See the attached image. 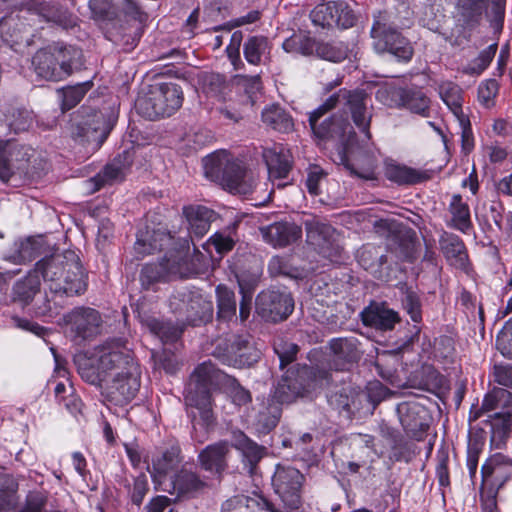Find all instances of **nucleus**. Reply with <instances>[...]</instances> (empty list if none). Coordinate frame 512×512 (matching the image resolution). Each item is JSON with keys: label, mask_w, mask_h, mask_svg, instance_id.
I'll use <instances>...</instances> for the list:
<instances>
[{"label": "nucleus", "mask_w": 512, "mask_h": 512, "mask_svg": "<svg viewBox=\"0 0 512 512\" xmlns=\"http://www.w3.org/2000/svg\"><path fill=\"white\" fill-rule=\"evenodd\" d=\"M65 320L76 339L87 340L100 333L102 318L93 308H74L65 316Z\"/></svg>", "instance_id": "18"}, {"label": "nucleus", "mask_w": 512, "mask_h": 512, "mask_svg": "<svg viewBox=\"0 0 512 512\" xmlns=\"http://www.w3.org/2000/svg\"><path fill=\"white\" fill-rule=\"evenodd\" d=\"M266 163L269 176L272 179H284L291 169L290 155L281 146L274 145L272 148H265L262 153Z\"/></svg>", "instance_id": "33"}, {"label": "nucleus", "mask_w": 512, "mask_h": 512, "mask_svg": "<svg viewBox=\"0 0 512 512\" xmlns=\"http://www.w3.org/2000/svg\"><path fill=\"white\" fill-rule=\"evenodd\" d=\"M361 320L365 326L380 331H389L400 321V316L384 302H371L361 312Z\"/></svg>", "instance_id": "25"}, {"label": "nucleus", "mask_w": 512, "mask_h": 512, "mask_svg": "<svg viewBox=\"0 0 512 512\" xmlns=\"http://www.w3.org/2000/svg\"><path fill=\"white\" fill-rule=\"evenodd\" d=\"M286 52H300L309 55L314 52V40L307 37H291L286 39L282 45Z\"/></svg>", "instance_id": "61"}, {"label": "nucleus", "mask_w": 512, "mask_h": 512, "mask_svg": "<svg viewBox=\"0 0 512 512\" xmlns=\"http://www.w3.org/2000/svg\"><path fill=\"white\" fill-rule=\"evenodd\" d=\"M307 241L313 245L318 252L331 261H334L341 254L339 235L336 230L327 222L318 217H310L304 221Z\"/></svg>", "instance_id": "14"}, {"label": "nucleus", "mask_w": 512, "mask_h": 512, "mask_svg": "<svg viewBox=\"0 0 512 512\" xmlns=\"http://www.w3.org/2000/svg\"><path fill=\"white\" fill-rule=\"evenodd\" d=\"M262 499L243 494L235 495L222 503L221 512H255L257 508L265 509Z\"/></svg>", "instance_id": "48"}, {"label": "nucleus", "mask_w": 512, "mask_h": 512, "mask_svg": "<svg viewBox=\"0 0 512 512\" xmlns=\"http://www.w3.org/2000/svg\"><path fill=\"white\" fill-rule=\"evenodd\" d=\"M217 298V316L219 320L231 321L236 320V298L233 290L224 284H219L216 287Z\"/></svg>", "instance_id": "46"}, {"label": "nucleus", "mask_w": 512, "mask_h": 512, "mask_svg": "<svg viewBox=\"0 0 512 512\" xmlns=\"http://www.w3.org/2000/svg\"><path fill=\"white\" fill-rule=\"evenodd\" d=\"M260 231L264 241L275 248L289 246L302 236L301 227L293 222H275Z\"/></svg>", "instance_id": "26"}, {"label": "nucleus", "mask_w": 512, "mask_h": 512, "mask_svg": "<svg viewBox=\"0 0 512 512\" xmlns=\"http://www.w3.org/2000/svg\"><path fill=\"white\" fill-rule=\"evenodd\" d=\"M213 355L222 363L236 368L249 367L257 362L260 351L255 348L248 335H232L218 339Z\"/></svg>", "instance_id": "12"}, {"label": "nucleus", "mask_w": 512, "mask_h": 512, "mask_svg": "<svg viewBox=\"0 0 512 512\" xmlns=\"http://www.w3.org/2000/svg\"><path fill=\"white\" fill-rule=\"evenodd\" d=\"M457 121L461 128V149L465 154H469L475 147L471 122L466 115L457 118Z\"/></svg>", "instance_id": "62"}, {"label": "nucleus", "mask_w": 512, "mask_h": 512, "mask_svg": "<svg viewBox=\"0 0 512 512\" xmlns=\"http://www.w3.org/2000/svg\"><path fill=\"white\" fill-rule=\"evenodd\" d=\"M441 251L454 267L465 270L468 266V253L463 240L456 234L444 232L439 239Z\"/></svg>", "instance_id": "32"}, {"label": "nucleus", "mask_w": 512, "mask_h": 512, "mask_svg": "<svg viewBox=\"0 0 512 512\" xmlns=\"http://www.w3.org/2000/svg\"><path fill=\"white\" fill-rule=\"evenodd\" d=\"M310 375L311 369L306 366L296 371L287 370L278 382L272 398L268 399L267 406L257 415L256 426L260 433L266 434L276 427L282 413L281 404L292 403L310 391Z\"/></svg>", "instance_id": "5"}, {"label": "nucleus", "mask_w": 512, "mask_h": 512, "mask_svg": "<svg viewBox=\"0 0 512 512\" xmlns=\"http://www.w3.org/2000/svg\"><path fill=\"white\" fill-rule=\"evenodd\" d=\"M49 292L55 297H74L84 294L88 288V274L79 255L73 250L54 253L36 263Z\"/></svg>", "instance_id": "3"}, {"label": "nucleus", "mask_w": 512, "mask_h": 512, "mask_svg": "<svg viewBox=\"0 0 512 512\" xmlns=\"http://www.w3.org/2000/svg\"><path fill=\"white\" fill-rule=\"evenodd\" d=\"M384 174L386 178L398 185H415L430 179L427 171L418 170L396 161H389L385 164Z\"/></svg>", "instance_id": "31"}, {"label": "nucleus", "mask_w": 512, "mask_h": 512, "mask_svg": "<svg viewBox=\"0 0 512 512\" xmlns=\"http://www.w3.org/2000/svg\"><path fill=\"white\" fill-rule=\"evenodd\" d=\"M225 383L228 386L229 395L235 405L243 406L252 401L250 391L241 386L235 378L229 376Z\"/></svg>", "instance_id": "59"}, {"label": "nucleus", "mask_w": 512, "mask_h": 512, "mask_svg": "<svg viewBox=\"0 0 512 512\" xmlns=\"http://www.w3.org/2000/svg\"><path fill=\"white\" fill-rule=\"evenodd\" d=\"M497 49V43L490 44L487 48L483 49L476 58L470 61V63H468L463 68V72L467 75H480L488 68L492 62L496 55Z\"/></svg>", "instance_id": "50"}, {"label": "nucleus", "mask_w": 512, "mask_h": 512, "mask_svg": "<svg viewBox=\"0 0 512 512\" xmlns=\"http://www.w3.org/2000/svg\"><path fill=\"white\" fill-rule=\"evenodd\" d=\"M92 87L93 82L88 80L58 89L57 94L62 112L69 111L79 104Z\"/></svg>", "instance_id": "41"}, {"label": "nucleus", "mask_w": 512, "mask_h": 512, "mask_svg": "<svg viewBox=\"0 0 512 512\" xmlns=\"http://www.w3.org/2000/svg\"><path fill=\"white\" fill-rule=\"evenodd\" d=\"M40 275L35 267L23 279L18 280L13 286L14 300L29 304L40 290Z\"/></svg>", "instance_id": "40"}, {"label": "nucleus", "mask_w": 512, "mask_h": 512, "mask_svg": "<svg viewBox=\"0 0 512 512\" xmlns=\"http://www.w3.org/2000/svg\"><path fill=\"white\" fill-rule=\"evenodd\" d=\"M39 252L40 247L38 242L32 238H28L20 242L16 259L20 263L30 262L38 256Z\"/></svg>", "instance_id": "63"}, {"label": "nucleus", "mask_w": 512, "mask_h": 512, "mask_svg": "<svg viewBox=\"0 0 512 512\" xmlns=\"http://www.w3.org/2000/svg\"><path fill=\"white\" fill-rule=\"evenodd\" d=\"M190 233L198 238L203 237L210 229L214 212L205 206H187L183 208Z\"/></svg>", "instance_id": "35"}, {"label": "nucleus", "mask_w": 512, "mask_h": 512, "mask_svg": "<svg viewBox=\"0 0 512 512\" xmlns=\"http://www.w3.org/2000/svg\"><path fill=\"white\" fill-rule=\"evenodd\" d=\"M33 119L34 115L32 111L25 108H18L13 110L9 119V126L16 133L27 131L31 127Z\"/></svg>", "instance_id": "56"}, {"label": "nucleus", "mask_w": 512, "mask_h": 512, "mask_svg": "<svg viewBox=\"0 0 512 512\" xmlns=\"http://www.w3.org/2000/svg\"><path fill=\"white\" fill-rule=\"evenodd\" d=\"M141 323L151 334L159 338L163 343L174 342L182 334V328L173 325L169 321H164L154 316H144Z\"/></svg>", "instance_id": "37"}, {"label": "nucleus", "mask_w": 512, "mask_h": 512, "mask_svg": "<svg viewBox=\"0 0 512 512\" xmlns=\"http://www.w3.org/2000/svg\"><path fill=\"white\" fill-rule=\"evenodd\" d=\"M367 100L368 95L363 90L340 89L310 113L309 124L314 135L319 139L343 138L347 129H351L347 118L336 115L322 121L321 118L338 105H344L349 109L355 126L370 139L372 112L368 108Z\"/></svg>", "instance_id": "1"}, {"label": "nucleus", "mask_w": 512, "mask_h": 512, "mask_svg": "<svg viewBox=\"0 0 512 512\" xmlns=\"http://www.w3.org/2000/svg\"><path fill=\"white\" fill-rule=\"evenodd\" d=\"M238 284L242 299L239 306V317L241 322L249 318L251 311L252 298L254 293V285L246 283L244 280L238 278Z\"/></svg>", "instance_id": "57"}, {"label": "nucleus", "mask_w": 512, "mask_h": 512, "mask_svg": "<svg viewBox=\"0 0 512 512\" xmlns=\"http://www.w3.org/2000/svg\"><path fill=\"white\" fill-rule=\"evenodd\" d=\"M166 267L161 263L146 264L140 274L141 285L144 289H149L153 284L162 280L166 273Z\"/></svg>", "instance_id": "55"}, {"label": "nucleus", "mask_w": 512, "mask_h": 512, "mask_svg": "<svg viewBox=\"0 0 512 512\" xmlns=\"http://www.w3.org/2000/svg\"><path fill=\"white\" fill-rule=\"evenodd\" d=\"M371 37L377 53H389L397 60L405 62L413 55L410 42L388 23L385 12L374 15Z\"/></svg>", "instance_id": "10"}, {"label": "nucleus", "mask_w": 512, "mask_h": 512, "mask_svg": "<svg viewBox=\"0 0 512 512\" xmlns=\"http://www.w3.org/2000/svg\"><path fill=\"white\" fill-rule=\"evenodd\" d=\"M81 51L60 43L39 50L32 59L35 73L50 81H59L81 65Z\"/></svg>", "instance_id": "7"}, {"label": "nucleus", "mask_w": 512, "mask_h": 512, "mask_svg": "<svg viewBox=\"0 0 512 512\" xmlns=\"http://www.w3.org/2000/svg\"><path fill=\"white\" fill-rule=\"evenodd\" d=\"M314 51L320 58L332 62H340L347 56V49L341 43L336 44L314 41Z\"/></svg>", "instance_id": "53"}, {"label": "nucleus", "mask_w": 512, "mask_h": 512, "mask_svg": "<svg viewBox=\"0 0 512 512\" xmlns=\"http://www.w3.org/2000/svg\"><path fill=\"white\" fill-rule=\"evenodd\" d=\"M227 374L223 373L215 367L211 362H203L200 364L192 374V382L196 386L211 388L221 382H226Z\"/></svg>", "instance_id": "44"}, {"label": "nucleus", "mask_w": 512, "mask_h": 512, "mask_svg": "<svg viewBox=\"0 0 512 512\" xmlns=\"http://www.w3.org/2000/svg\"><path fill=\"white\" fill-rule=\"evenodd\" d=\"M210 390L211 388L194 385V388H190L186 396L187 403L199 410L201 418L208 425L212 422L213 418Z\"/></svg>", "instance_id": "43"}, {"label": "nucleus", "mask_w": 512, "mask_h": 512, "mask_svg": "<svg viewBox=\"0 0 512 512\" xmlns=\"http://www.w3.org/2000/svg\"><path fill=\"white\" fill-rule=\"evenodd\" d=\"M274 351L279 357L280 368L283 369L296 359L298 346L294 343L280 340L274 344Z\"/></svg>", "instance_id": "60"}, {"label": "nucleus", "mask_w": 512, "mask_h": 512, "mask_svg": "<svg viewBox=\"0 0 512 512\" xmlns=\"http://www.w3.org/2000/svg\"><path fill=\"white\" fill-rule=\"evenodd\" d=\"M359 264L373 274L379 272L380 267L388 262L387 255L381 254L379 249L372 245L363 246L357 255Z\"/></svg>", "instance_id": "49"}, {"label": "nucleus", "mask_w": 512, "mask_h": 512, "mask_svg": "<svg viewBox=\"0 0 512 512\" xmlns=\"http://www.w3.org/2000/svg\"><path fill=\"white\" fill-rule=\"evenodd\" d=\"M310 18L315 26L322 28L347 29L352 27L355 22V16L347 3L334 0L316 5L310 13Z\"/></svg>", "instance_id": "16"}, {"label": "nucleus", "mask_w": 512, "mask_h": 512, "mask_svg": "<svg viewBox=\"0 0 512 512\" xmlns=\"http://www.w3.org/2000/svg\"><path fill=\"white\" fill-rule=\"evenodd\" d=\"M174 246V236L170 231L163 228L150 229L146 227L144 231H139L134 244L136 258H143L155 251L170 250Z\"/></svg>", "instance_id": "21"}, {"label": "nucleus", "mask_w": 512, "mask_h": 512, "mask_svg": "<svg viewBox=\"0 0 512 512\" xmlns=\"http://www.w3.org/2000/svg\"><path fill=\"white\" fill-rule=\"evenodd\" d=\"M30 154L23 145L15 142H0V179L8 181L15 169H20Z\"/></svg>", "instance_id": "28"}, {"label": "nucleus", "mask_w": 512, "mask_h": 512, "mask_svg": "<svg viewBox=\"0 0 512 512\" xmlns=\"http://www.w3.org/2000/svg\"><path fill=\"white\" fill-rule=\"evenodd\" d=\"M81 114V120L74 125L72 135L75 139L98 149L108 137L111 126L99 110L82 107Z\"/></svg>", "instance_id": "13"}, {"label": "nucleus", "mask_w": 512, "mask_h": 512, "mask_svg": "<svg viewBox=\"0 0 512 512\" xmlns=\"http://www.w3.org/2000/svg\"><path fill=\"white\" fill-rule=\"evenodd\" d=\"M271 48V43L267 37L262 35L251 36L243 44V55L249 64L259 65L263 59L269 57Z\"/></svg>", "instance_id": "39"}, {"label": "nucleus", "mask_w": 512, "mask_h": 512, "mask_svg": "<svg viewBox=\"0 0 512 512\" xmlns=\"http://www.w3.org/2000/svg\"><path fill=\"white\" fill-rule=\"evenodd\" d=\"M20 13L35 15L66 29L76 24V18L66 8L51 1L28 0L22 5Z\"/></svg>", "instance_id": "19"}, {"label": "nucleus", "mask_w": 512, "mask_h": 512, "mask_svg": "<svg viewBox=\"0 0 512 512\" xmlns=\"http://www.w3.org/2000/svg\"><path fill=\"white\" fill-rule=\"evenodd\" d=\"M271 482L283 506L277 507L264 498L262 504L265 509L269 512H301L305 476L292 466L278 464Z\"/></svg>", "instance_id": "8"}, {"label": "nucleus", "mask_w": 512, "mask_h": 512, "mask_svg": "<svg viewBox=\"0 0 512 512\" xmlns=\"http://www.w3.org/2000/svg\"><path fill=\"white\" fill-rule=\"evenodd\" d=\"M255 309L266 321H283L293 312L294 299L287 291L268 289L258 294Z\"/></svg>", "instance_id": "15"}, {"label": "nucleus", "mask_w": 512, "mask_h": 512, "mask_svg": "<svg viewBox=\"0 0 512 512\" xmlns=\"http://www.w3.org/2000/svg\"><path fill=\"white\" fill-rule=\"evenodd\" d=\"M171 310L182 316L190 325L198 326L211 320L213 303L198 290H183L173 294L169 300Z\"/></svg>", "instance_id": "11"}, {"label": "nucleus", "mask_w": 512, "mask_h": 512, "mask_svg": "<svg viewBox=\"0 0 512 512\" xmlns=\"http://www.w3.org/2000/svg\"><path fill=\"white\" fill-rule=\"evenodd\" d=\"M313 436L310 433H304L301 436L291 439L292 447L297 451V457L303 461H312L316 456L311 446Z\"/></svg>", "instance_id": "58"}, {"label": "nucleus", "mask_w": 512, "mask_h": 512, "mask_svg": "<svg viewBox=\"0 0 512 512\" xmlns=\"http://www.w3.org/2000/svg\"><path fill=\"white\" fill-rule=\"evenodd\" d=\"M124 177L125 172L122 165L117 161H113L112 163L107 164L101 172L91 179V182L95 183L93 191L99 190L106 184H113L114 182L121 181Z\"/></svg>", "instance_id": "51"}, {"label": "nucleus", "mask_w": 512, "mask_h": 512, "mask_svg": "<svg viewBox=\"0 0 512 512\" xmlns=\"http://www.w3.org/2000/svg\"><path fill=\"white\" fill-rule=\"evenodd\" d=\"M390 443L391 452L389 458L395 462H410L417 454L416 446L405 440L402 435L394 430L387 429L384 435Z\"/></svg>", "instance_id": "38"}, {"label": "nucleus", "mask_w": 512, "mask_h": 512, "mask_svg": "<svg viewBox=\"0 0 512 512\" xmlns=\"http://www.w3.org/2000/svg\"><path fill=\"white\" fill-rule=\"evenodd\" d=\"M262 122L271 129L288 133L293 129V120L288 112L280 105L272 104L266 106L261 113Z\"/></svg>", "instance_id": "36"}, {"label": "nucleus", "mask_w": 512, "mask_h": 512, "mask_svg": "<svg viewBox=\"0 0 512 512\" xmlns=\"http://www.w3.org/2000/svg\"><path fill=\"white\" fill-rule=\"evenodd\" d=\"M397 413L406 434L418 441L422 440L429 428L428 413L424 406L416 402H404L398 405Z\"/></svg>", "instance_id": "20"}, {"label": "nucleus", "mask_w": 512, "mask_h": 512, "mask_svg": "<svg viewBox=\"0 0 512 512\" xmlns=\"http://www.w3.org/2000/svg\"><path fill=\"white\" fill-rule=\"evenodd\" d=\"M17 489L18 484L11 475L0 473V512L15 505Z\"/></svg>", "instance_id": "52"}, {"label": "nucleus", "mask_w": 512, "mask_h": 512, "mask_svg": "<svg viewBox=\"0 0 512 512\" xmlns=\"http://www.w3.org/2000/svg\"><path fill=\"white\" fill-rule=\"evenodd\" d=\"M388 94H391L392 101L395 102L396 106L405 107L411 112L424 117L428 116L430 100L421 90L400 87L382 89L378 90L377 98L383 100V97Z\"/></svg>", "instance_id": "23"}, {"label": "nucleus", "mask_w": 512, "mask_h": 512, "mask_svg": "<svg viewBox=\"0 0 512 512\" xmlns=\"http://www.w3.org/2000/svg\"><path fill=\"white\" fill-rule=\"evenodd\" d=\"M232 446L241 452L245 467L250 474H253L264 457L266 448L258 445L240 430L232 432Z\"/></svg>", "instance_id": "30"}, {"label": "nucleus", "mask_w": 512, "mask_h": 512, "mask_svg": "<svg viewBox=\"0 0 512 512\" xmlns=\"http://www.w3.org/2000/svg\"><path fill=\"white\" fill-rule=\"evenodd\" d=\"M182 460L181 448L178 444H173L154 453L151 458L152 470L150 471L154 482L161 483L163 478L175 470Z\"/></svg>", "instance_id": "29"}, {"label": "nucleus", "mask_w": 512, "mask_h": 512, "mask_svg": "<svg viewBox=\"0 0 512 512\" xmlns=\"http://www.w3.org/2000/svg\"><path fill=\"white\" fill-rule=\"evenodd\" d=\"M360 342L356 337L334 338L329 342L332 362L336 370H345L361 357Z\"/></svg>", "instance_id": "27"}, {"label": "nucleus", "mask_w": 512, "mask_h": 512, "mask_svg": "<svg viewBox=\"0 0 512 512\" xmlns=\"http://www.w3.org/2000/svg\"><path fill=\"white\" fill-rule=\"evenodd\" d=\"M229 454V443L218 441L202 449L197 456V461L201 469L221 480L223 473L228 468Z\"/></svg>", "instance_id": "22"}, {"label": "nucleus", "mask_w": 512, "mask_h": 512, "mask_svg": "<svg viewBox=\"0 0 512 512\" xmlns=\"http://www.w3.org/2000/svg\"><path fill=\"white\" fill-rule=\"evenodd\" d=\"M205 176L221 184L230 192L248 194L254 186L242 163L233 159L225 150L216 151L203 160Z\"/></svg>", "instance_id": "6"}, {"label": "nucleus", "mask_w": 512, "mask_h": 512, "mask_svg": "<svg viewBox=\"0 0 512 512\" xmlns=\"http://www.w3.org/2000/svg\"><path fill=\"white\" fill-rule=\"evenodd\" d=\"M170 487L167 489L170 494H175L179 498L191 499L204 493L210 488V485L198 473L182 468L172 477Z\"/></svg>", "instance_id": "24"}, {"label": "nucleus", "mask_w": 512, "mask_h": 512, "mask_svg": "<svg viewBox=\"0 0 512 512\" xmlns=\"http://www.w3.org/2000/svg\"><path fill=\"white\" fill-rule=\"evenodd\" d=\"M439 95L456 119L465 116L462 109L463 91L459 85L443 82L439 85Z\"/></svg>", "instance_id": "47"}, {"label": "nucleus", "mask_w": 512, "mask_h": 512, "mask_svg": "<svg viewBox=\"0 0 512 512\" xmlns=\"http://www.w3.org/2000/svg\"><path fill=\"white\" fill-rule=\"evenodd\" d=\"M74 362L84 381L100 386L110 373L124 370L136 361L120 340H111L94 347L89 354L77 355Z\"/></svg>", "instance_id": "4"}, {"label": "nucleus", "mask_w": 512, "mask_h": 512, "mask_svg": "<svg viewBox=\"0 0 512 512\" xmlns=\"http://www.w3.org/2000/svg\"><path fill=\"white\" fill-rule=\"evenodd\" d=\"M21 18H25V15L16 17L10 15L0 20V40L3 43L12 47L22 41L23 34L27 32V25L18 23Z\"/></svg>", "instance_id": "42"}, {"label": "nucleus", "mask_w": 512, "mask_h": 512, "mask_svg": "<svg viewBox=\"0 0 512 512\" xmlns=\"http://www.w3.org/2000/svg\"><path fill=\"white\" fill-rule=\"evenodd\" d=\"M489 0H456L459 21L466 28L476 27L487 12Z\"/></svg>", "instance_id": "34"}, {"label": "nucleus", "mask_w": 512, "mask_h": 512, "mask_svg": "<svg viewBox=\"0 0 512 512\" xmlns=\"http://www.w3.org/2000/svg\"><path fill=\"white\" fill-rule=\"evenodd\" d=\"M510 398V392L504 388H494L485 395L482 401V410L490 412L493 410L501 409L504 411L505 402Z\"/></svg>", "instance_id": "54"}, {"label": "nucleus", "mask_w": 512, "mask_h": 512, "mask_svg": "<svg viewBox=\"0 0 512 512\" xmlns=\"http://www.w3.org/2000/svg\"><path fill=\"white\" fill-rule=\"evenodd\" d=\"M449 212L452 215L450 226L462 233H467L472 227L470 209L468 204L463 201L461 195L455 194L452 196Z\"/></svg>", "instance_id": "45"}, {"label": "nucleus", "mask_w": 512, "mask_h": 512, "mask_svg": "<svg viewBox=\"0 0 512 512\" xmlns=\"http://www.w3.org/2000/svg\"><path fill=\"white\" fill-rule=\"evenodd\" d=\"M89 8L93 18L107 21L106 38L124 52L133 50L143 33L148 15L140 6L127 0L123 14L116 18V7L112 0H90Z\"/></svg>", "instance_id": "2"}, {"label": "nucleus", "mask_w": 512, "mask_h": 512, "mask_svg": "<svg viewBox=\"0 0 512 512\" xmlns=\"http://www.w3.org/2000/svg\"><path fill=\"white\" fill-rule=\"evenodd\" d=\"M140 375L141 372L137 362L125 366L124 370L116 372L112 382L107 387L110 399L119 405L130 402L139 391Z\"/></svg>", "instance_id": "17"}, {"label": "nucleus", "mask_w": 512, "mask_h": 512, "mask_svg": "<svg viewBox=\"0 0 512 512\" xmlns=\"http://www.w3.org/2000/svg\"><path fill=\"white\" fill-rule=\"evenodd\" d=\"M183 92L175 83H159L150 87L149 91L139 96L135 107L137 112L149 119L156 120L171 116L182 105Z\"/></svg>", "instance_id": "9"}, {"label": "nucleus", "mask_w": 512, "mask_h": 512, "mask_svg": "<svg viewBox=\"0 0 512 512\" xmlns=\"http://www.w3.org/2000/svg\"><path fill=\"white\" fill-rule=\"evenodd\" d=\"M498 83L494 79L482 82L478 87V100L485 107L493 105L494 98L498 94Z\"/></svg>", "instance_id": "64"}]
</instances>
